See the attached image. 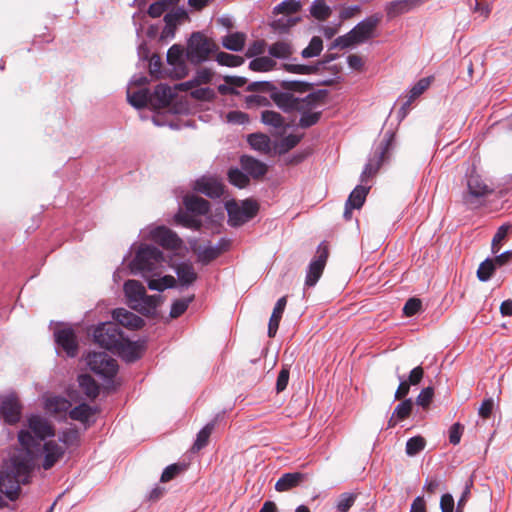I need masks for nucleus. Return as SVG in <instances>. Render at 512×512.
<instances>
[{"label":"nucleus","instance_id":"dca6fc26","mask_svg":"<svg viewBox=\"0 0 512 512\" xmlns=\"http://www.w3.org/2000/svg\"><path fill=\"white\" fill-rule=\"evenodd\" d=\"M183 48L180 45H172L167 52V62L174 66L172 77L182 79L188 74V69L182 59Z\"/></svg>","mask_w":512,"mask_h":512},{"label":"nucleus","instance_id":"393cba45","mask_svg":"<svg viewBox=\"0 0 512 512\" xmlns=\"http://www.w3.org/2000/svg\"><path fill=\"white\" fill-rule=\"evenodd\" d=\"M175 271L182 286H189L197 279V273L192 263L182 262L175 267Z\"/></svg>","mask_w":512,"mask_h":512},{"label":"nucleus","instance_id":"69168bd1","mask_svg":"<svg viewBox=\"0 0 512 512\" xmlns=\"http://www.w3.org/2000/svg\"><path fill=\"white\" fill-rule=\"evenodd\" d=\"M422 303L418 298H410L403 307V313L406 316H413L417 314L421 309Z\"/></svg>","mask_w":512,"mask_h":512},{"label":"nucleus","instance_id":"5701e85b","mask_svg":"<svg viewBox=\"0 0 512 512\" xmlns=\"http://www.w3.org/2000/svg\"><path fill=\"white\" fill-rule=\"evenodd\" d=\"M287 305V296H283L276 302L268 323V336L275 337Z\"/></svg>","mask_w":512,"mask_h":512},{"label":"nucleus","instance_id":"338daca9","mask_svg":"<svg viewBox=\"0 0 512 512\" xmlns=\"http://www.w3.org/2000/svg\"><path fill=\"white\" fill-rule=\"evenodd\" d=\"M266 42L264 40H256L248 47L246 56L248 58L261 55L265 52Z\"/></svg>","mask_w":512,"mask_h":512},{"label":"nucleus","instance_id":"de8ad7c7","mask_svg":"<svg viewBox=\"0 0 512 512\" xmlns=\"http://www.w3.org/2000/svg\"><path fill=\"white\" fill-rule=\"evenodd\" d=\"M285 71L294 74H315L319 71V64L304 65V64H284Z\"/></svg>","mask_w":512,"mask_h":512},{"label":"nucleus","instance_id":"6e6552de","mask_svg":"<svg viewBox=\"0 0 512 512\" xmlns=\"http://www.w3.org/2000/svg\"><path fill=\"white\" fill-rule=\"evenodd\" d=\"M325 97L326 91L323 90L312 92L304 98L295 97L288 92H272L271 94V99L284 112L303 110L309 106V103Z\"/></svg>","mask_w":512,"mask_h":512},{"label":"nucleus","instance_id":"ddd939ff","mask_svg":"<svg viewBox=\"0 0 512 512\" xmlns=\"http://www.w3.org/2000/svg\"><path fill=\"white\" fill-rule=\"evenodd\" d=\"M56 344L63 349L68 357L78 353V341L74 330L70 327L58 328L54 332Z\"/></svg>","mask_w":512,"mask_h":512},{"label":"nucleus","instance_id":"1a4fd4ad","mask_svg":"<svg viewBox=\"0 0 512 512\" xmlns=\"http://www.w3.org/2000/svg\"><path fill=\"white\" fill-rule=\"evenodd\" d=\"M86 361L90 370L104 379H112L117 374V361L106 352H90Z\"/></svg>","mask_w":512,"mask_h":512},{"label":"nucleus","instance_id":"4be33fe9","mask_svg":"<svg viewBox=\"0 0 512 512\" xmlns=\"http://www.w3.org/2000/svg\"><path fill=\"white\" fill-rule=\"evenodd\" d=\"M124 293L127 297L128 304L133 309V305L138 303L140 300H143V296L146 292L143 284L138 280H127L124 283Z\"/></svg>","mask_w":512,"mask_h":512},{"label":"nucleus","instance_id":"f704fd0d","mask_svg":"<svg viewBox=\"0 0 512 512\" xmlns=\"http://www.w3.org/2000/svg\"><path fill=\"white\" fill-rule=\"evenodd\" d=\"M310 14L319 21H325L331 16L332 10L324 0H314L310 7Z\"/></svg>","mask_w":512,"mask_h":512},{"label":"nucleus","instance_id":"b1692460","mask_svg":"<svg viewBox=\"0 0 512 512\" xmlns=\"http://www.w3.org/2000/svg\"><path fill=\"white\" fill-rule=\"evenodd\" d=\"M306 479L305 474L300 472L285 473L275 484V490L285 492L299 486Z\"/></svg>","mask_w":512,"mask_h":512},{"label":"nucleus","instance_id":"3c124183","mask_svg":"<svg viewBox=\"0 0 512 512\" xmlns=\"http://www.w3.org/2000/svg\"><path fill=\"white\" fill-rule=\"evenodd\" d=\"M297 22V18L284 16L272 22L271 27L279 33H286Z\"/></svg>","mask_w":512,"mask_h":512},{"label":"nucleus","instance_id":"7c9ffc66","mask_svg":"<svg viewBox=\"0 0 512 512\" xmlns=\"http://www.w3.org/2000/svg\"><path fill=\"white\" fill-rule=\"evenodd\" d=\"M268 52L272 57L285 59L293 54V47L289 41H277L269 47Z\"/></svg>","mask_w":512,"mask_h":512},{"label":"nucleus","instance_id":"7ed1b4c3","mask_svg":"<svg viewBox=\"0 0 512 512\" xmlns=\"http://www.w3.org/2000/svg\"><path fill=\"white\" fill-rule=\"evenodd\" d=\"M186 211L179 210L175 214V222L185 228L200 230L202 221L197 216H204L210 211V203L202 197L188 194L183 198Z\"/></svg>","mask_w":512,"mask_h":512},{"label":"nucleus","instance_id":"a878e982","mask_svg":"<svg viewBox=\"0 0 512 512\" xmlns=\"http://www.w3.org/2000/svg\"><path fill=\"white\" fill-rule=\"evenodd\" d=\"M78 383L81 391L90 399H95L99 395V385L88 374L78 376Z\"/></svg>","mask_w":512,"mask_h":512},{"label":"nucleus","instance_id":"a18cd8bd","mask_svg":"<svg viewBox=\"0 0 512 512\" xmlns=\"http://www.w3.org/2000/svg\"><path fill=\"white\" fill-rule=\"evenodd\" d=\"M216 60L220 65L228 67H238L244 63V58L226 52H219Z\"/></svg>","mask_w":512,"mask_h":512},{"label":"nucleus","instance_id":"4d7b16f0","mask_svg":"<svg viewBox=\"0 0 512 512\" xmlns=\"http://www.w3.org/2000/svg\"><path fill=\"white\" fill-rule=\"evenodd\" d=\"M510 229V225H502L498 228L492 239V251L493 253H497L500 249L501 242L506 238L508 231Z\"/></svg>","mask_w":512,"mask_h":512},{"label":"nucleus","instance_id":"052dcab7","mask_svg":"<svg viewBox=\"0 0 512 512\" xmlns=\"http://www.w3.org/2000/svg\"><path fill=\"white\" fill-rule=\"evenodd\" d=\"M187 18V13L183 9H178L174 12L167 13L164 16V21L167 26L172 27L176 26L181 20Z\"/></svg>","mask_w":512,"mask_h":512},{"label":"nucleus","instance_id":"680f3d73","mask_svg":"<svg viewBox=\"0 0 512 512\" xmlns=\"http://www.w3.org/2000/svg\"><path fill=\"white\" fill-rule=\"evenodd\" d=\"M192 98L200 101H212L215 98V92L211 88H198L191 91Z\"/></svg>","mask_w":512,"mask_h":512},{"label":"nucleus","instance_id":"f8f14e48","mask_svg":"<svg viewBox=\"0 0 512 512\" xmlns=\"http://www.w3.org/2000/svg\"><path fill=\"white\" fill-rule=\"evenodd\" d=\"M468 192L463 196L466 205L475 206V200L486 197L494 192V189L487 185L479 175H470L467 180Z\"/></svg>","mask_w":512,"mask_h":512},{"label":"nucleus","instance_id":"c756f323","mask_svg":"<svg viewBox=\"0 0 512 512\" xmlns=\"http://www.w3.org/2000/svg\"><path fill=\"white\" fill-rule=\"evenodd\" d=\"M152 98L157 100L158 107H167L173 100L171 88L165 84H159L155 87Z\"/></svg>","mask_w":512,"mask_h":512},{"label":"nucleus","instance_id":"39448f33","mask_svg":"<svg viewBox=\"0 0 512 512\" xmlns=\"http://www.w3.org/2000/svg\"><path fill=\"white\" fill-rule=\"evenodd\" d=\"M164 255L157 247L142 244L132 261V267L141 273H156L162 267Z\"/></svg>","mask_w":512,"mask_h":512},{"label":"nucleus","instance_id":"bf43d9fd","mask_svg":"<svg viewBox=\"0 0 512 512\" xmlns=\"http://www.w3.org/2000/svg\"><path fill=\"white\" fill-rule=\"evenodd\" d=\"M300 8H301V5L299 2H297L295 0H287V1H283L282 3H280L276 7V10L279 13H284V14H287L286 16H288L290 14L298 12L300 10Z\"/></svg>","mask_w":512,"mask_h":512},{"label":"nucleus","instance_id":"6e6d98bb","mask_svg":"<svg viewBox=\"0 0 512 512\" xmlns=\"http://www.w3.org/2000/svg\"><path fill=\"white\" fill-rule=\"evenodd\" d=\"M356 500V494L354 493H343L339 496L337 502V509L341 512H347Z\"/></svg>","mask_w":512,"mask_h":512},{"label":"nucleus","instance_id":"4468645a","mask_svg":"<svg viewBox=\"0 0 512 512\" xmlns=\"http://www.w3.org/2000/svg\"><path fill=\"white\" fill-rule=\"evenodd\" d=\"M150 238L166 249H178L182 245V240L171 229L165 226H159L150 231Z\"/></svg>","mask_w":512,"mask_h":512},{"label":"nucleus","instance_id":"49530a36","mask_svg":"<svg viewBox=\"0 0 512 512\" xmlns=\"http://www.w3.org/2000/svg\"><path fill=\"white\" fill-rule=\"evenodd\" d=\"M228 180L232 185L238 188L246 187L250 181L248 176L238 168H231L228 171Z\"/></svg>","mask_w":512,"mask_h":512},{"label":"nucleus","instance_id":"8fccbe9b","mask_svg":"<svg viewBox=\"0 0 512 512\" xmlns=\"http://www.w3.org/2000/svg\"><path fill=\"white\" fill-rule=\"evenodd\" d=\"M413 407V402L411 399H404L400 402L393 412V417H396L397 420H404L409 417L411 414Z\"/></svg>","mask_w":512,"mask_h":512},{"label":"nucleus","instance_id":"0eeeda50","mask_svg":"<svg viewBox=\"0 0 512 512\" xmlns=\"http://www.w3.org/2000/svg\"><path fill=\"white\" fill-rule=\"evenodd\" d=\"M216 48L217 46L212 39L201 32H194L187 43V60L195 65L200 64L206 61Z\"/></svg>","mask_w":512,"mask_h":512},{"label":"nucleus","instance_id":"774afa93","mask_svg":"<svg viewBox=\"0 0 512 512\" xmlns=\"http://www.w3.org/2000/svg\"><path fill=\"white\" fill-rule=\"evenodd\" d=\"M221 254V249L218 247H206L200 253L199 257L201 261L205 263H209L210 261L216 259Z\"/></svg>","mask_w":512,"mask_h":512},{"label":"nucleus","instance_id":"0e129e2a","mask_svg":"<svg viewBox=\"0 0 512 512\" xmlns=\"http://www.w3.org/2000/svg\"><path fill=\"white\" fill-rule=\"evenodd\" d=\"M464 431V426L460 423H454L449 429V442L453 446L460 443L461 436Z\"/></svg>","mask_w":512,"mask_h":512},{"label":"nucleus","instance_id":"4c0bfd02","mask_svg":"<svg viewBox=\"0 0 512 512\" xmlns=\"http://www.w3.org/2000/svg\"><path fill=\"white\" fill-rule=\"evenodd\" d=\"M187 468L188 463L186 462L173 463L164 469L160 481L163 483L169 482L181 473L185 472Z\"/></svg>","mask_w":512,"mask_h":512},{"label":"nucleus","instance_id":"a211bd4d","mask_svg":"<svg viewBox=\"0 0 512 512\" xmlns=\"http://www.w3.org/2000/svg\"><path fill=\"white\" fill-rule=\"evenodd\" d=\"M194 189L210 198H218L224 193V185L215 178L203 177L197 180Z\"/></svg>","mask_w":512,"mask_h":512},{"label":"nucleus","instance_id":"9d476101","mask_svg":"<svg viewBox=\"0 0 512 512\" xmlns=\"http://www.w3.org/2000/svg\"><path fill=\"white\" fill-rule=\"evenodd\" d=\"M329 257V247L326 242L320 243L314 259L310 262L305 279V285L313 287L323 274Z\"/></svg>","mask_w":512,"mask_h":512},{"label":"nucleus","instance_id":"f03ea898","mask_svg":"<svg viewBox=\"0 0 512 512\" xmlns=\"http://www.w3.org/2000/svg\"><path fill=\"white\" fill-rule=\"evenodd\" d=\"M94 341L107 350L125 352L129 350L128 360L135 361L139 358L136 347L126 340L118 324L106 322L98 325L93 333Z\"/></svg>","mask_w":512,"mask_h":512},{"label":"nucleus","instance_id":"864d4df0","mask_svg":"<svg viewBox=\"0 0 512 512\" xmlns=\"http://www.w3.org/2000/svg\"><path fill=\"white\" fill-rule=\"evenodd\" d=\"M355 44H359V43L357 42L354 35H352V31H349L347 34L336 38L334 40V42L332 43L330 49H333L336 47H340V48L344 49V48L351 47Z\"/></svg>","mask_w":512,"mask_h":512},{"label":"nucleus","instance_id":"bb28decb","mask_svg":"<svg viewBox=\"0 0 512 512\" xmlns=\"http://www.w3.org/2000/svg\"><path fill=\"white\" fill-rule=\"evenodd\" d=\"M46 409L55 415L66 413L71 408V402L64 397H50L45 403Z\"/></svg>","mask_w":512,"mask_h":512},{"label":"nucleus","instance_id":"72a5a7b5","mask_svg":"<svg viewBox=\"0 0 512 512\" xmlns=\"http://www.w3.org/2000/svg\"><path fill=\"white\" fill-rule=\"evenodd\" d=\"M386 15L389 19H393L399 15L405 14L411 11V8L407 0H395L389 2L385 6Z\"/></svg>","mask_w":512,"mask_h":512},{"label":"nucleus","instance_id":"c85d7f7f","mask_svg":"<svg viewBox=\"0 0 512 512\" xmlns=\"http://www.w3.org/2000/svg\"><path fill=\"white\" fill-rule=\"evenodd\" d=\"M246 42V35L242 32H235L226 35L222 39V45L231 51H241Z\"/></svg>","mask_w":512,"mask_h":512},{"label":"nucleus","instance_id":"37998d69","mask_svg":"<svg viewBox=\"0 0 512 512\" xmlns=\"http://www.w3.org/2000/svg\"><path fill=\"white\" fill-rule=\"evenodd\" d=\"M215 428V423L210 422L206 424L197 435V438L192 448H203L209 444V438Z\"/></svg>","mask_w":512,"mask_h":512},{"label":"nucleus","instance_id":"473e14b6","mask_svg":"<svg viewBox=\"0 0 512 512\" xmlns=\"http://www.w3.org/2000/svg\"><path fill=\"white\" fill-rule=\"evenodd\" d=\"M96 413L91 406L86 403H82L69 411L71 419L87 423L89 419Z\"/></svg>","mask_w":512,"mask_h":512},{"label":"nucleus","instance_id":"ea45409f","mask_svg":"<svg viewBox=\"0 0 512 512\" xmlns=\"http://www.w3.org/2000/svg\"><path fill=\"white\" fill-rule=\"evenodd\" d=\"M276 61L267 56L257 57L249 63V68L256 72H267L274 69Z\"/></svg>","mask_w":512,"mask_h":512},{"label":"nucleus","instance_id":"c03bdc74","mask_svg":"<svg viewBox=\"0 0 512 512\" xmlns=\"http://www.w3.org/2000/svg\"><path fill=\"white\" fill-rule=\"evenodd\" d=\"M496 266L492 259H486L480 263L477 270V277L480 281H488L494 274Z\"/></svg>","mask_w":512,"mask_h":512},{"label":"nucleus","instance_id":"2f4dec72","mask_svg":"<svg viewBox=\"0 0 512 512\" xmlns=\"http://www.w3.org/2000/svg\"><path fill=\"white\" fill-rule=\"evenodd\" d=\"M250 146L262 153H268L270 151V138L263 133H252L247 138Z\"/></svg>","mask_w":512,"mask_h":512},{"label":"nucleus","instance_id":"2eb2a0df","mask_svg":"<svg viewBox=\"0 0 512 512\" xmlns=\"http://www.w3.org/2000/svg\"><path fill=\"white\" fill-rule=\"evenodd\" d=\"M382 15L379 13L367 17L365 20L358 23L351 31L352 35L356 38L357 42L363 43L372 38L376 27L381 22Z\"/></svg>","mask_w":512,"mask_h":512},{"label":"nucleus","instance_id":"412c9836","mask_svg":"<svg viewBox=\"0 0 512 512\" xmlns=\"http://www.w3.org/2000/svg\"><path fill=\"white\" fill-rule=\"evenodd\" d=\"M240 164L243 170H245L250 176L255 179L262 178L268 170L265 163L255 159L252 156L243 155L240 158Z\"/></svg>","mask_w":512,"mask_h":512},{"label":"nucleus","instance_id":"cd10ccee","mask_svg":"<svg viewBox=\"0 0 512 512\" xmlns=\"http://www.w3.org/2000/svg\"><path fill=\"white\" fill-rule=\"evenodd\" d=\"M160 296L158 295H147L143 296V300L133 305V309L140 312L143 315L152 313L159 304Z\"/></svg>","mask_w":512,"mask_h":512},{"label":"nucleus","instance_id":"e433bc0d","mask_svg":"<svg viewBox=\"0 0 512 512\" xmlns=\"http://www.w3.org/2000/svg\"><path fill=\"white\" fill-rule=\"evenodd\" d=\"M430 79L429 78H422L420 79L409 91L408 99L403 104L402 109L406 110L411 105V103L418 98L429 86H430Z\"/></svg>","mask_w":512,"mask_h":512},{"label":"nucleus","instance_id":"79ce46f5","mask_svg":"<svg viewBox=\"0 0 512 512\" xmlns=\"http://www.w3.org/2000/svg\"><path fill=\"white\" fill-rule=\"evenodd\" d=\"M323 50V41L319 36H314L309 45L301 52L303 58H311L320 55Z\"/></svg>","mask_w":512,"mask_h":512},{"label":"nucleus","instance_id":"423d86ee","mask_svg":"<svg viewBox=\"0 0 512 512\" xmlns=\"http://www.w3.org/2000/svg\"><path fill=\"white\" fill-rule=\"evenodd\" d=\"M225 208L228 214V224L232 227L242 226L254 218L259 211L258 203L251 199H246L241 203L230 200L226 202Z\"/></svg>","mask_w":512,"mask_h":512},{"label":"nucleus","instance_id":"58836bf2","mask_svg":"<svg viewBox=\"0 0 512 512\" xmlns=\"http://www.w3.org/2000/svg\"><path fill=\"white\" fill-rule=\"evenodd\" d=\"M368 192L369 188L359 185L350 193L346 202L348 205L360 209L366 200Z\"/></svg>","mask_w":512,"mask_h":512},{"label":"nucleus","instance_id":"5fc2aeb1","mask_svg":"<svg viewBox=\"0 0 512 512\" xmlns=\"http://www.w3.org/2000/svg\"><path fill=\"white\" fill-rule=\"evenodd\" d=\"M433 396H434L433 387H431V386L426 387L423 390H421V392L417 396L416 404L421 406L422 408L426 409L431 404Z\"/></svg>","mask_w":512,"mask_h":512},{"label":"nucleus","instance_id":"20e7f679","mask_svg":"<svg viewBox=\"0 0 512 512\" xmlns=\"http://www.w3.org/2000/svg\"><path fill=\"white\" fill-rule=\"evenodd\" d=\"M29 430H21L18 433V441L22 448H31L36 440L44 441L55 435L52 423L40 415H31L27 419Z\"/></svg>","mask_w":512,"mask_h":512},{"label":"nucleus","instance_id":"a19ab883","mask_svg":"<svg viewBox=\"0 0 512 512\" xmlns=\"http://www.w3.org/2000/svg\"><path fill=\"white\" fill-rule=\"evenodd\" d=\"M261 121L263 124L271 126L273 128H282L284 127V117L275 111L265 110L261 113Z\"/></svg>","mask_w":512,"mask_h":512},{"label":"nucleus","instance_id":"9b49d317","mask_svg":"<svg viewBox=\"0 0 512 512\" xmlns=\"http://www.w3.org/2000/svg\"><path fill=\"white\" fill-rule=\"evenodd\" d=\"M22 404L16 393L0 396V417L5 423L14 425L20 421Z\"/></svg>","mask_w":512,"mask_h":512},{"label":"nucleus","instance_id":"6ab92c4d","mask_svg":"<svg viewBox=\"0 0 512 512\" xmlns=\"http://www.w3.org/2000/svg\"><path fill=\"white\" fill-rule=\"evenodd\" d=\"M392 141V136L386 140L384 143H381V145L378 148V152L376 153L377 160L371 159L365 166L362 175H361V181H365L369 177L375 175L380 168L382 162L384 161L385 155L388 153L390 149Z\"/></svg>","mask_w":512,"mask_h":512},{"label":"nucleus","instance_id":"09e8293b","mask_svg":"<svg viewBox=\"0 0 512 512\" xmlns=\"http://www.w3.org/2000/svg\"><path fill=\"white\" fill-rule=\"evenodd\" d=\"M280 86L284 90L295 91V92H300V93H304V92H307L312 89V84H310L308 82H304V81H297V80L282 81L280 83Z\"/></svg>","mask_w":512,"mask_h":512},{"label":"nucleus","instance_id":"e2e57ef3","mask_svg":"<svg viewBox=\"0 0 512 512\" xmlns=\"http://www.w3.org/2000/svg\"><path fill=\"white\" fill-rule=\"evenodd\" d=\"M169 8L165 0L152 3L148 8V15L152 18L160 17Z\"/></svg>","mask_w":512,"mask_h":512},{"label":"nucleus","instance_id":"f3484780","mask_svg":"<svg viewBox=\"0 0 512 512\" xmlns=\"http://www.w3.org/2000/svg\"><path fill=\"white\" fill-rule=\"evenodd\" d=\"M113 319L116 324L131 330L140 329L144 325V320L138 315L126 310L125 308H117L112 312Z\"/></svg>","mask_w":512,"mask_h":512},{"label":"nucleus","instance_id":"13d9d810","mask_svg":"<svg viewBox=\"0 0 512 512\" xmlns=\"http://www.w3.org/2000/svg\"><path fill=\"white\" fill-rule=\"evenodd\" d=\"M302 135L289 134L282 138L280 142V152H288L301 141Z\"/></svg>","mask_w":512,"mask_h":512},{"label":"nucleus","instance_id":"603ef678","mask_svg":"<svg viewBox=\"0 0 512 512\" xmlns=\"http://www.w3.org/2000/svg\"><path fill=\"white\" fill-rule=\"evenodd\" d=\"M193 297L187 298V299H178L175 302H173L170 310V317L171 318H178L180 317L188 308L189 304L192 302Z\"/></svg>","mask_w":512,"mask_h":512},{"label":"nucleus","instance_id":"f257e3e1","mask_svg":"<svg viewBox=\"0 0 512 512\" xmlns=\"http://www.w3.org/2000/svg\"><path fill=\"white\" fill-rule=\"evenodd\" d=\"M62 457L63 450H15L3 461L0 491L10 501H16L21 494V485L30 483L36 469L48 470Z\"/></svg>","mask_w":512,"mask_h":512},{"label":"nucleus","instance_id":"c9c22d12","mask_svg":"<svg viewBox=\"0 0 512 512\" xmlns=\"http://www.w3.org/2000/svg\"><path fill=\"white\" fill-rule=\"evenodd\" d=\"M127 97L129 103L135 108H144L147 106L148 102L152 100L148 89L138 90L132 94L128 93Z\"/></svg>","mask_w":512,"mask_h":512},{"label":"nucleus","instance_id":"aec40b11","mask_svg":"<svg viewBox=\"0 0 512 512\" xmlns=\"http://www.w3.org/2000/svg\"><path fill=\"white\" fill-rule=\"evenodd\" d=\"M324 99H317L311 103H309V106L304 108L303 110H298V112L301 113V117L298 122V127L307 129L314 125H316L322 116L321 111L311 112L312 109H314L318 104L323 102Z\"/></svg>","mask_w":512,"mask_h":512}]
</instances>
